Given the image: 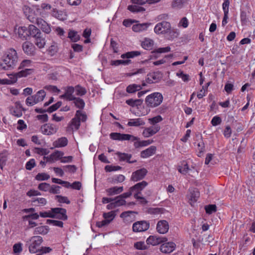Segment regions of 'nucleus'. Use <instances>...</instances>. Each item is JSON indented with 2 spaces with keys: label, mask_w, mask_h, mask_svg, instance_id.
Wrapping results in <instances>:
<instances>
[{
  "label": "nucleus",
  "mask_w": 255,
  "mask_h": 255,
  "mask_svg": "<svg viewBox=\"0 0 255 255\" xmlns=\"http://www.w3.org/2000/svg\"><path fill=\"white\" fill-rule=\"evenodd\" d=\"M18 60L16 51L13 49H9L0 60V68L7 70L16 65Z\"/></svg>",
  "instance_id": "f257e3e1"
},
{
  "label": "nucleus",
  "mask_w": 255,
  "mask_h": 255,
  "mask_svg": "<svg viewBox=\"0 0 255 255\" xmlns=\"http://www.w3.org/2000/svg\"><path fill=\"white\" fill-rule=\"evenodd\" d=\"M162 101V94L158 92H155L147 96L145 98V102L148 107L154 108L159 106Z\"/></svg>",
  "instance_id": "f03ea898"
},
{
  "label": "nucleus",
  "mask_w": 255,
  "mask_h": 255,
  "mask_svg": "<svg viewBox=\"0 0 255 255\" xmlns=\"http://www.w3.org/2000/svg\"><path fill=\"white\" fill-rule=\"evenodd\" d=\"M42 242V238L40 236H35L32 237L28 241H26L27 243L29 242L31 243L28 248L29 252L32 254L39 252L40 249L38 248Z\"/></svg>",
  "instance_id": "7ed1b4c3"
},
{
  "label": "nucleus",
  "mask_w": 255,
  "mask_h": 255,
  "mask_svg": "<svg viewBox=\"0 0 255 255\" xmlns=\"http://www.w3.org/2000/svg\"><path fill=\"white\" fill-rule=\"evenodd\" d=\"M170 23L166 21L158 23L154 28V32L158 34H165L170 32Z\"/></svg>",
  "instance_id": "20e7f679"
},
{
  "label": "nucleus",
  "mask_w": 255,
  "mask_h": 255,
  "mask_svg": "<svg viewBox=\"0 0 255 255\" xmlns=\"http://www.w3.org/2000/svg\"><path fill=\"white\" fill-rule=\"evenodd\" d=\"M52 212L51 218H55L59 220H66L67 216L66 210L62 208H53L51 209Z\"/></svg>",
  "instance_id": "39448f33"
},
{
  "label": "nucleus",
  "mask_w": 255,
  "mask_h": 255,
  "mask_svg": "<svg viewBox=\"0 0 255 255\" xmlns=\"http://www.w3.org/2000/svg\"><path fill=\"white\" fill-rule=\"evenodd\" d=\"M28 18L31 22L35 23L45 33L48 34L51 32V28L49 25L43 19L37 18L34 19L33 17L32 18V19H30L29 18Z\"/></svg>",
  "instance_id": "423d86ee"
},
{
  "label": "nucleus",
  "mask_w": 255,
  "mask_h": 255,
  "mask_svg": "<svg viewBox=\"0 0 255 255\" xmlns=\"http://www.w3.org/2000/svg\"><path fill=\"white\" fill-rule=\"evenodd\" d=\"M149 227V223L145 221H137L132 225V230L134 232H143L147 230Z\"/></svg>",
  "instance_id": "0eeeda50"
},
{
  "label": "nucleus",
  "mask_w": 255,
  "mask_h": 255,
  "mask_svg": "<svg viewBox=\"0 0 255 255\" xmlns=\"http://www.w3.org/2000/svg\"><path fill=\"white\" fill-rule=\"evenodd\" d=\"M147 173V170L144 168L137 170L132 173L130 180L137 182L143 179Z\"/></svg>",
  "instance_id": "6e6552de"
},
{
  "label": "nucleus",
  "mask_w": 255,
  "mask_h": 255,
  "mask_svg": "<svg viewBox=\"0 0 255 255\" xmlns=\"http://www.w3.org/2000/svg\"><path fill=\"white\" fill-rule=\"evenodd\" d=\"M167 241V239L165 237H161L157 236H150L146 240L147 244L156 246L162 243Z\"/></svg>",
  "instance_id": "1a4fd4ad"
},
{
  "label": "nucleus",
  "mask_w": 255,
  "mask_h": 255,
  "mask_svg": "<svg viewBox=\"0 0 255 255\" xmlns=\"http://www.w3.org/2000/svg\"><path fill=\"white\" fill-rule=\"evenodd\" d=\"M41 130L42 133L46 135H51L57 132V128L56 126L52 124H44L41 127Z\"/></svg>",
  "instance_id": "9d476101"
},
{
  "label": "nucleus",
  "mask_w": 255,
  "mask_h": 255,
  "mask_svg": "<svg viewBox=\"0 0 255 255\" xmlns=\"http://www.w3.org/2000/svg\"><path fill=\"white\" fill-rule=\"evenodd\" d=\"M22 49L24 52L29 56H33L35 53V48L34 45L29 42H24L22 45Z\"/></svg>",
  "instance_id": "9b49d317"
},
{
  "label": "nucleus",
  "mask_w": 255,
  "mask_h": 255,
  "mask_svg": "<svg viewBox=\"0 0 255 255\" xmlns=\"http://www.w3.org/2000/svg\"><path fill=\"white\" fill-rule=\"evenodd\" d=\"M176 245L173 242H164L160 247V251L165 254H170L175 249Z\"/></svg>",
  "instance_id": "f8f14e48"
},
{
  "label": "nucleus",
  "mask_w": 255,
  "mask_h": 255,
  "mask_svg": "<svg viewBox=\"0 0 255 255\" xmlns=\"http://www.w3.org/2000/svg\"><path fill=\"white\" fill-rule=\"evenodd\" d=\"M157 231L162 234L166 233L169 230L168 223L165 220H160L158 222L156 226Z\"/></svg>",
  "instance_id": "ddd939ff"
},
{
  "label": "nucleus",
  "mask_w": 255,
  "mask_h": 255,
  "mask_svg": "<svg viewBox=\"0 0 255 255\" xmlns=\"http://www.w3.org/2000/svg\"><path fill=\"white\" fill-rule=\"evenodd\" d=\"M148 183L147 182L145 181H142L141 182L137 183L134 186L130 187V190L133 192H134V194H137V196L139 194H141V191L147 185Z\"/></svg>",
  "instance_id": "4468645a"
},
{
  "label": "nucleus",
  "mask_w": 255,
  "mask_h": 255,
  "mask_svg": "<svg viewBox=\"0 0 255 255\" xmlns=\"http://www.w3.org/2000/svg\"><path fill=\"white\" fill-rule=\"evenodd\" d=\"M116 154L118 156L119 160L121 161H126L128 163H133L136 162V160L135 159L130 160V159L132 157V155L131 154L117 152Z\"/></svg>",
  "instance_id": "2eb2a0df"
},
{
  "label": "nucleus",
  "mask_w": 255,
  "mask_h": 255,
  "mask_svg": "<svg viewBox=\"0 0 255 255\" xmlns=\"http://www.w3.org/2000/svg\"><path fill=\"white\" fill-rule=\"evenodd\" d=\"M156 147L155 146H151L145 150H142L140 152L141 158H147L155 153Z\"/></svg>",
  "instance_id": "dca6fc26"
},
{
  "label": "nucleus",
  "mask_w": 255,
  "mask_h": 255,
  "mask_svg": "<svg viewBox=\"0 0 255 255\" xmlns=\"http://www.w3.org/2000/svg\"><path fill=\"white\" fill-rule=\"evenodd\" d=\"M190 193L188 195V199L191 201L190 204L192 206V202H196L199 197L200 193L197 189L189 190Z\"/></svg>",
  "instance_id": "f3484780"
},
{
  "label": "nucleus",
  "mask_w": 255,
  "mask_h": 255,
  "mask_svg": "<svg viewBox=\"0 0 255 255\" xmlns=\"http://www.w3.org/2000/svg\"><path fill=\"white\" fill-rule=\"evenodd\" d=\"M64 153L62 151H55L49 156H44V158L47 159V161H53L54 160H58V159L62 158Z\"/></svg>",
  "instance_id": "a211bd4d"
},
{
  "label": "nucleus",
  "mask_w": 255,
  "mask_h": 255,
  "mask_svg": "<svg viewBox=\"0 0 255 255\" xmlns=\"http://www.w3.org/2000/svg\"><path fill=\"white\" fill-rule=\"evenodd\" d=\"M75 91V88L72 86H69L67 88L65 93L64 94L61 96L62 98H66L69 101H71V99L75 97L73 95V93Z\"/></svg>",
  "instance_id": "6ab92c4d"
},
{
  "label": "nucleus",
  "mask_w": 255,
  "mask_h": 255,
  "mask_svg": "<svg viewBox=\"0 0 255 255\" xmlns=\"http://www.w3.org/2000/svg\"><path fill=\"white\" fill-rule=\"evenodd\" d=\"M124 190L123 187H117L115 186L113 187H111L106 190V191L108 196H113L114 195H117L120 194Z\"/></svg>",
  "instance_id": "aec40b11"
},
{
  "label": "nucleus",
  "mask_w": 255,
  "mask_h": 255,
  "mask_svg": "<svg viewBox=\"0 0 255 255\" xmlns=\"http://www.w3.org/2000/svg\"><path fill=\"white\" fill-rule=\"evenodd\" d=\"M33 71V69L31 68H24L19 72L14 74V77H16V80L18 78L26 77L29 75H30Z\"/></svg>",
  "instance_id": "412c9836"
},
{
  "label": "nucleus",
  "mask_w": 255,
  "mask_h": 255,
  "mask_svg": "<svg viewBox=\"0 0 255 255\" xmlns=\"http://www.w3.org/2000/svg\"><path fill=\"white\" fill-rule=\"evenodd\" d=\"M18 33L19 36L22 39H27V38L29 37V26H21L19 28L18 30Z\"/></svg>",
  "instance_id": "4be33fe9"
},
{
  "label": "nucleus",
  "mask_w": 255,
  "mask_h": 255,
  "mask_svg": "<svg viewBox=\"0 0 255 255\" xmlns=\"http://www.w3.org/2000/svg\"><path fill=\"white\" fill-rule=\"evenodd\" d=\"M68 139L65 137L59 138L53 142V145L55 147H64L67 145Z\"/></svg>",
  "instance_id": "5701e85b"
},
{
  "label": "nucleus",
  "mask_w": 255,
  "mask_h": 255,
  "mask_svg": "<svg viewBox=\"0 0 255 255\" xmlns=\"http://www.w3.org/2000/svg\"><path fill=\"white\" fill-rule=\"evenodd\" d=\"M145 125V122L141 118H137L135 119H131L128 123V126L129 127H139Z\"/></svg>",
  "instance_id": "b1692460"
},
{
  "label": "nucleus",
  "mask_w": 255,
  "mask_h": 255,
  "mask_svg": "<svg viewBox=\"0 0 255 255\" xmlns=\"http://www.w3.org/2000/svg\"><path fill=\"white\" fill-rule=\"evenodd\" d=\"M29 36H31L33 38H35L36 37H37L38 35H40L41 34V32L40 30L37 28L34 25L30 24L29 25Z\"/></svg>",
  "instance_id": "393cba45"
},
{
  "label": "nucleus",
  "mask_w": 255,
  "mask_h": 255,
  "mask_svg": "<svg viewBox=\"0 0 255 255\" xmlns=\"http://www.w3.org/2000/svg\"><path fill=\"white\" fill-rule=\"evenodd\" d=\"M34 42L36 45H37L39 48L44 47L45 44V40L41 33L40 35H38V36L34 38Z\"/></svg>",
  "instance_id": "a878e982"
},
{
  "label": "nucleus",
  "mask_w": 255,
  "mask_h": 255,
  "mask_svg": "<svg viewBox=\"0 0 255 255\" xmlns=\"http://www.w3.org/2000/svg\"><path fill=\"white\" fill-rule=\"evenodd\" d=\"M153 142L152 140H146L140 141L139 139L135 140L134 142V146L135 148L145 146L149 145Z\"/></svg>",
  "instance_id": "bb28decb"
},
{
  "label": "nucleus",
  "mask_w": 255,
  "mask_h": 255,
  "mask_svg": "<svg viewBox=\"0 0 255 255\" xmlns=\"http://www.w3.org/2000/svg\"><path fill=\"white\" fill-rule=\"evenodd\" d=\"M46 96V93L44 90H41L37 92V93L34 95V102L37 103L41 102L43 100L44 98Z\"/></svg>",
  "instance_id": "cd10ccee"
},
{
  "label": "nucleus",
  "mask_w": 255,
  "mask_h": 255,
  "mask_svg": "<svg viewBox=\"0 0 255 255\" xmlns=\"http://www.w3.org/2000/svg\"><path fill=\"white\" fill-rule=\"evenodd\" d=\"M141 54L140 52L138 51H132L130 52H128L125 53L121 55V58L123 59L125 58H132L136 56H138Z\"/></svg>",
  "instance_id": "c85d7f7f"
},
{
  "label": "nucleus",
  "mask_w": 255,
  "mask_h": 255,
  "mask_svg": "<svg viewBox=\"0 0 255 255\" xmlns=\"http://www.w3.org/2000/svg\"><path fill=\"white\" fill-rule=\"evenodd\" d=\"M8 154L7 151L5 150L0 153V167L1 169L6 164Z\"/></svg>",
  "instance_id": "c756f323"
},
{
  "label": "nucleus",
  "mask_w": 255,
  "mask_h": 255,
  "mask_svg": "<svg viewBox=\"0 0 255 255\" xmlns=\"http://www.w3.org/2000/svg\"><path fill=\"white\" fill-rule=\"evenodd\" d=\"M71 101H73L75 106L79 109H83L85 107V102L84 100L80 98L74 97L71 99Z\"/></svg>",
  "instance_id": "7c9ffc66"
},
{
  "label": "nucleus",
  "mask_w": 255,
  "mask_h": 255,
  "mask_svg": "<svg viewBox=\"0 0 255 255\" xmlns=\"http://www.w3.org/2000/svg\"><path fill=\"white\" fill-rule=\"evenodd\" d=\"M141 86L140 85L131 84L127 87L126 91L128 93H133L141 89Z\"/></svg>",
  "instance_id": "2f4dec72"
},
{
  "label": "nucleus",
  "mask_w": 255,
  "mask_h": 255,
  "mask_svg": "<svg viewBox=\"0 0 255 255\" xmlns=\"http://www.w3.org/2000/svg\"><path fill=\"white\" fill-rule=\"evenodd\" d=\"M126 103L130 106L132 107H138L140 106L143 102V100L141 99H136L133 100L132 99H130L126 101Z\"/></svg>",
  "instance_id": "473e14b6"
},
{
  "label": "nucleus",
  "mask_w": 255,
  "mask_h": 255,
  "mask_svg": "<svg viewBox=\"0 0 255 255\" xmlns=\"http://www.w3.org/2000/svg\"><path fill=\"white\" fill-rule=\"evenodd\" d=\"M149 25V24L146 23L135 24L132 26V29L135 32H139L146 29Z\"/></svg>",
  "instance_id": "72a5a7b5"
},
{
  "label": "nucleus",
  "mask_w": 255,
  "mask_h": 255,
  "mask_svg": "<svg viewBox=\"0 0 255 255\" xmlns=\"http://www.w3.org/2000/svg\"><path fill=\"white\" fill-rule=\"evenodd\" d=\"M131 61L129 59L127 60H112L111 62V65L112 66H119L121 64L124 65H128L131 63Z\"/></svg>",
  "instance_id": "f704fd0d"
},
{
  "label": "nucleus",
  "mask_w": 255,
  "mask_h": 255,
  "mask_svg": "<svg viewBox=\"0 0 255 255\" xmlns=\"http://www.w3.org/2000/svg\"><path fill=\"white\" fill-rule=\"evenodd\" d=\"M48 232V226H40L37 227L35 229L34 234H42V235H46Z\"/></svg>",
  "instance_id": "c9c22d12"
},
{
  "label": "nucleus",
  "mask_w": 255,
  "mask_h": 255,
  "mask_svg": "<svg viewBox=\"0 0 255 255\" xmlns=\"http://www.w3.org/2000/svg\"><path fill=\"white\" fill-rule=\"evenodd\" d=\"M189 170L190 168L187 163L185 161L182 163L181 165L178 166V171L182 174H186Z\"/></svg>",
  "instance_id": "e433bc0d"
},
{
  "label": "nucleus",
  "mask_w": 255,
  "mask_h": 255,
  "mask_svg": "<svg viewBox=\"0 0 255 255\" xmlns=\"http://www.w3.org/2000/svg\"><path fill=\"white\" fill-rule=\"evenodd\" d=\"M68 37L73 42H77L80 40V37L79 35L77 34V32L74 30H70L68 33Z\"/></svg>",
  "instance_id": "4c0bfd02"
},
{
  "label": "nucleus",
  "mask_w": 255,
  "mask_h": 255,
  "mask_svg": "<svg viewBox=\"0 0 255 255\" xmlns=\"http://www.w3.org/2000/svg\"><path fill=\"white\" fill-rule=\"evenodd\" d=\"M10 76H12L10 77V79H0V84L2 85H10L12 84H13L14 83L16 82V77H14L13 75H10Z\"/></svg>",
  "instance_id": "58836bf2"
},
{
  "label": "nucleus",
  "mask_w": 255,
  "mask_h": 255,
  "mask_svg": "<svg viewBox=\"0 0 255 255\" xmlns=\"http://www.w3.org/2000/svg\"><path fill=\"white\" fill-rule=\"evenodd\" d=\"M128 9L132 12H138L145 11V8L136 5H129L128 6Z\"/></svg>",
  "instance_id": "ea45409f"
},
{
  "label": "nucleus",
  "mask_w": 255,
  "mask_h": 255,
  "mask_svg": "<svg viewBox=\"0 0 255 255\" xmlns=\"http://www.w3.org/2000/svg\"><path fill=\"white\" fill-rule=\"evenodd\" d=\"M153 45V41L150 39L145 38L144 40L142 42V47L146 50L149 49L151 48Z\"/></svg>",
  "instance_id": "a19ab883"
},
{
  "label": "nucleus",
  "mask_w": 255,
  "mask_h": 255,
  "mask_svg": "<svg viewBox=\"0 0 255 255\" xmlns=\"http://www.w3.org/2000/svg\"><path fill=\"white\" fill-rule=\"evenodd\" d=\"M125 179V177L123 175L120 174L118 175L114 176L110 180V182L113 184H116L118 182H122Z\"/></svg>",
  "instance_id": "79ce46f5"
},
{
  "label": "nucleus",
  "mask_w": 255,
  "mask_h": 255,
  "mask_svg": "<svg viewBox=\"0 0 255 255\" xmlns=\"http://www.w3.org/2000/svg\"><path fill=\"white\" fill-rule=\"evenodd\" d=\"M75 91L77 96H82L86 94L87 91L85 88L78 85L75 87Z\"/></svg>",
  "instance_id": "37998d69"
},
{
  "label": "nucleus",
  "mask_w": 255,
  "mask_h": 255,
  "mask_svg": "<svg viewBox=\"0 0 255 255\" xmlns=\"http://www.w3.org/2000/svg\"><path fill=\"white\" fill-rule=\"evenodd\" d=\"M187 2V0H174L172 2L173 7L181 8L184 3Z\"/></svg>",
  "instance_id": "c03bdc74"
},
{
  "label": "nucleus",
  "mask_w": 255,
  "mask_h": 255,
  "mask_svg": "<svg viewBox=\"0 0 255 255\" xmlns=\"http://www.w3.org/2000/svg\"><path fill=\"white\" fill-rule=\"evenodd\" d=\"M139 139V138L136 136H134L132 135L129 134H124L122 133V136L121 137V140H131L132 141H135L136 140Z\"/></svg>",
  "instance_id": "a18cd8bd"
},
{
  "label": "nucleus",
  "mask_w": 255,
  "mask_h": 255,
  "mask_svg": "<svg viewBox=\"0 0 255 255\" xmlns=\"http://www.w3.org/2000/svg\"><path fill=\"white\" fill-rule=\"evenodd\" d=\"M75 117H77L80 120V122H84L87 120V115L81 110L76 111Z\"/></svg>",
  "instance_id": "49530a36"
},
{
  "label": "nucleus",
  "mask_w": 255,
  "mask_h": 255,
  "mask_svg": "<svg viewBox=\"0 0 255 255\" xmlns=\"http://www.w3.org/2000/svg\"><path fill=\"white\" fill-rule=\"evenodd\" d=\"M50 178L49 175L45 173H39L35 176V179L39 181L46 180Z\"/></svg>",
  "instance_id": "de8ad7c7"
},
{
  "label": "nucleus",
  "mask_w": 255,
  "mask_h": 255,
  "mask_svg": "<svg viewBox=\"0 0 255 255\" xmlns=\"http://www.w3.org/2000/svg\"><path fill=\"white\" fill-rule=\"evenodd\" d=\"M62 105V102L61 101H59L57 102L56 104L52 105L50 107H49L47 109H46L47 112L52 113L54 111L57 110Z\"/></svg>",
  "instance_id": "09e8293b"
},
{
  "label": "nucleus",
  "mask_w": 255,
  "mask_h": 255,
  "mask_svg": "<svg viewBox=\"0 0 255 255\" xmlns=\"http://www.w3.org/2000/svg\"><path fill=\"white\" fill-rule=\"evenodd\" d=\"M162 118L161 116L158 115L152 118L148 119L149 123L152 125H156V124L159 123L162 121Z\"/></svg>",
  "instance_id": "8fccbe9b"
},
{
  "label": "nucleus",
  "mask_w": 255,
  "mask_h": 255,
  "mask_svg": "<svg viewBox=\"0 0 255 255\" xmlns=\"http://www.w3.org/2000/svg\"><path fill=\"white\" fill-rule=\"evenodd\" d=\"M205 209L206 212L208 214H211L214 212H215L217 210L216 206L214 204H211L205 206Z\"/></svg>",
  "instance_id": "3c124183"
},
{
  "label": "nucleus",
  "mask_w": 255,
  "mask_h": 255,
  "mask_svg": "<svg viewBox=\"0 0 255 255\" xmlns=\"http://www.w3.org/2000/svg\"><path fill=\"white\" fill-rule=\"evenodd\" d=\"M147 76H150L152 80L157 82L161 78V73L159 71L153 72L148 74Z\"/></svg>",
  "instance_id": "603ef678"
},
{
  "label": "nucleus",
  "mask_w": 255,
  "mask_h": 255,
  "mask_svg": "<svg viewBox=\"0 0 255 255\" xmlns=\"http://www.w3.org/2000/svg\"><path fill=\"white\" fill-rule=\"evenodd\" d=\"M50 185L48 183L43 182L39 184L38 186V188L39 190L43 191H47L49 192Z\"/></svg>",
  "instance_id": "864d4df0"
},
{
  "label": "nucleus",
  "mask_w": 255,
  "mask_h": 255,
  "mask_svg": "<svg viewBox=\"0 0 255 255\" xmlns=\"http://www.w3.org/2000/svg\"><path fill=\"white\" fill-rule=\"evenodd\" d=\"M114 201L115 200L114 202L117 207L125 205L126 203V201H125V200L122 197H119V196L116 197L115 198H114Z\"/></svg>",
  "instance_id": "5fc2aeb1"
},
{
  "label": "nucleus",
  "mask_w": 255,
  "mask_h": 255,
  "mask_svg": "<svg viewBox=\"0 0 255 255\" xmlns=\"http://www.w3.org/2000/svg\"><path fill=\"white\" fill-rule=\"evenodd\" d=\"M55 198L56 199H58V201L59 203H64L67 204L70 203V201L68 200L67 197L62 196L61 195H56Z\"/></svg>",
  "instance_id": "6e6d98bb"
},
{
  "label": "nucleus",
  "mask_w": 255,
  "mask_h": 255,
  "mask_svg": "<svg viewBox=\"0 0 255 255\" xmlns=\"http://www.w3.org/2000/svg\"><path fill=\"white\" fill-rule=\"evenodd\" d=\"M60 187L57 185H53L50 186L49 192L52 194H56L60 193Z\"/></svg>",
  "instance_id": "4d7b16f0"
},
{
  "label": "nucleus",
  "mask_w": 255,
  "mask_h": 255,
  "mask_svg": "<svg viewBox=\"0 0 255 255\" xmlns=\"http://www.w3.org/2000/svg\"><path fill=\"white\" fill-rule=\"evenodd\" d=\"M36 202L39 204L43 206L47 204V201L44 198H33L32 200V202L35 203Z\"/></svg>",
  "instance_id": "13d9d810"
},
{
  "label": "nucleus",
  "mask_w": 255,
  "mask_h": 255,
  "mask_svg": "<svg viewBox=\"0 0 255 255\" xmlns=\"http://www.w3.org/2000/svg\"><path fill=\"white\" fill-rule=\"evenodd\" d=\"M111 222V220H106L105 219L102 221L97 222L96 223V226L99 228H102L109 225Z\"/></svg>",
  "instance_id": "bf43d9fd"
},
{
  "label": "nucleus",
  "mask_w": 255,
  "mask_h": 255,
  "mask_svg": "<svg viewBox=\"0 0 255 255\" xmlns=\"http://www.w3.org/2000/svg\"><path fill=\"white\" fill-rule=\"evenodd\" d=\"M122 169V167L120 166L107 165L105 166V169L107 172H111L113 171H117Z\"/></svg>",
  "instance_id": "052dcab7"
},
{
  "label": "nucleus",
  "mask_w": 255,
  "mask_h": 255,
  "mask_svg": "<svg viewBox=\"0 0 255 255\" xmlns=\"http://www.w3.org/2000/svg\"><path fill=\"white\" fill-rule=\"evenodd\" d=\"M176 75L181 78L184 82H188L189 80V75L184 74L183 71L177 72Z\"/></svg>",
  "instance_id": "680f3d73"
},
{
  "label": "nucleus",
  "mask_w": 255,
  "mask_h": 255,
  "mask_svg": "<svg viewBox=\"0 0 255 255\" xmlns=\"http://www.w3.org/2000/svg\"><path fill=\"white\" fill-rule=\"evenodd\" d=\"M35 165V160L31 159L26 163L25 168L27 170H31Z\"/></svg>",
  "instance_id": "e2e57ef3"
},
{
  "label": "nucleus",
  "mask_w": 255,
  "mask_h": 255,
  "mask_svg": "<svg viewBox=\"0 0 255 255\" xmlns=\"http://www.w3.org/2000/svg\"><path fill=\"white\" fill-rule=\"evenodd\" d=\"M142 134L144 137H148L154 135V133L152 132L151 128L149 127L145 128L142 132Z\"/></svg>",
  "instance_id": "0e129e2a"
},
{
  "label": "nucleus",
  "mask_w": 255,
  "mask_h": 255,
  "mask_svg": "<svg viewBox=\"0 0 255 255\" xmlns=\"http://www.w3.org/2000/svg\"><path fill=\"white\" fill-rule=\"evenodd\" d=\"M31 61L30 60H24L20 64L19 69H24L30 66Z\"/></svg>",
  "instance_id": "69168bd1"
},
{
  "label": "nucleus",
  "mask_w": 255,
  "mask_h": 255,
  "mask_svg": "<svg viewBox=\"0 0 255 255\" xmlns=\"http://www.w3.org/2000/svg\"><path fill=\"white\" fill-rule=\"evenodd\" d=\"M10 113L12 115L18 118L20 117L22 115L21 110L17 109L11 108L10 109Z\"/></svg>",
  "instance_id": "338daca9"
},
{
  "label": "nucleus",
  "mask_w": 255,
  "mask_h": 255,
  "mask_svg": "<svg viewBox=\"0 0 255 255\" xmlns=\"http://www.w3.org/2000/svg\"><path fill=\"white\" fill-rule=\"evenodd\" d=\"M222 122L221 118L219 116H215L211 121V124L213 126H216L220 125Z\"/></svg>",
  "instance_id": "774afa93"
}]
</instances>
